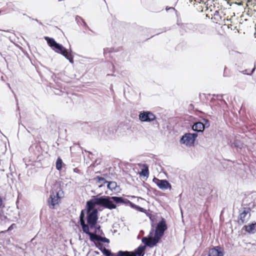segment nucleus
Listing matches in <instances>:
<instances>
[{
  "mask_svg": "<svg viewBox=\"0 0 256 256\" xmlns=\"http://www.w3.org/2000/svg\"><path fill=\"white\" fill-rule=\"evenodd\" d=\"M98 210L97 208L93 210H87L86 208L81 210L78 220V224L80 225L84 234H88V231L92 230L94 234L101 231V226L98 222Z\"/></svg>",
  "mask_w": 256,
  "mask_h": 256,
  "instance_id": "f257e3e1",
  "label": "nucleus"
},
{
  "mask_svg": "<svg viewBox=\"0 0 256 256\" xmlns=\"http://www.w3.org/2000/svg\"><path fill=\"white\" fill-rule=\"evenodd\" d=\"M95 206H102L110 210L116 209L117 208L116 196H93L90 199L86 201L85 208L87 210H92L94 208Z\"/></svg>",
  "mask_w": 256,
  "mask_h": 256,
  "instance_id": "f03ea898",
  "label": "nucleus"
},
{
  "mask_svg": "<svg viewBox=\"0 0 256 256\" xmlns=\"http://www.w3.org/2000/svg\"><path fill=\"white\" fill-rule=\"evenodd\" d=\"M44 38L52 50L63 56L70 64H73L74 63V52L70 47L68 49L66 48L62 44L57 42L52 38L44 36Z\"/></svg>",
  "mask_w": 256,
  "mask_h": 256,
  "instance_id": "7ed1b4c3",
  "label": "nucleus"
},
{
  "mask_svg": "<svg viewBox=\"0 0 256 256\" xmlns=\"http://www.w3.org/2000/svg\"><path fill=\"white\" fill-rule=\"evenodd\" d=\"M167 229L168 226L166 220L164 218L161 217L160 220L157 222L154 227H152L148 236L152 237L154 232V236L160 243L161 242L162 238Z\"/></svg>",
  "mask_w": 256,
  "mask_h": 256,
  "instance_id": "20e7f679",
  "label": "nucleus"
},
{
  "mask_svg": "<svg viewBox=\"0 0 256 256\" xmlns=\"http://www.w3.org/2000/svg\"><path fill=\"white\" fill-rule=\"evenodd\" d=\"M64 196V192L60 187L54 190L50 191V195L47 200V204L51 209H54L59 204L61 199Z\"/></svg>",
  "mask_w": 256,
  "mask_h": 256,
  "instance_id": "39448f33",
  "label": "nucleus"
},
{
  "mask_svg": "<svg viewBox=\"0 0 256 256\" xmlns=\"http://www.w3.org/2000/svg\"><path fill=\"white\" fill-rule=\"evenodd\" d=\"M198 29V25L192 23L183 22L177 17V32L180 36H184L188 33L194 32Z\"/></svg>",
  "mask_w": 256,
  "mask_h": 256,
  "instance_id": "423d86ee",
  "label": "nucleus"
},
{
  "mask_svg": "<svg viewBox=\"0 0 256 256\" xmlns=\"http://www.w3.org/2000/svg\"><path fill=\"white\" fill-rule=\"evenodd\" d=\"M146 246L140 244L133 251L119 250V256H144Z\"/></svg>",
  "mask_w": 256,
  "mask_h": 256,
  "instance_id": "0eeeda50",
  "label": "nucleus"
},
{
  "mask_svg": "<svg viewBox=\"0 0 256 256\" xmlns=\"http://www.w3.org/2000/svg\"><path fill=\"white\" fill-rule=\"evenodd\" d=\"M104 124H100L98 122H94L93 124V129L90 134H92L96 137L100 138H103L106 140L108 138V134H104Z\"/></svg>",
  "mask_w": 256,
  "mask_h": 256,
  "instance_id": "6e6552de",
  "label": "nucleus"
},
{
  "mask_svg": "<svg viewBox=\"0 0 256 256\" xmlns=\"http://www.w3.org/2000/svg\"><path fill=\"white\" fill-rule=\"evenodd\" d=\"M198 136V134L196 133L188 132L181 137L180 142L181 144H184L186 146H191L194 145Z\"/></svg>",
  "mask_w": 256,
  "mask_h": 256,
  "instance_id": "1a4fd4ad",
  "label": "nucleus"
},
{
  "mask_svg": "<svg viewBox=\"0 0 256 256\" xmlns=\"http://www.w3.org/2000/svg\"><path fill=\"white\" fill-rule=\"evenodd\" d=\"M156 118V116L150 111L142 110L138 114V119L142 122H150Z\"/></svg>",
  "mask_w": 256,
  "mask_h": 256,
  "instance_id": "9d476101",
  "label": "nucleus"
},
{
  "mask_svg": "<svg viewBox=\"0 0 256 256\" xmlns=\"http://www.w3.org/2000/svg\"><path fill=\"white\" fill-rule=\"evenodd\" d=\"M251 209L248 207H244L240 210V214L238 216V223L240 224H242L246 222L247 220L250 216Z\"/></svg>",
  "mask_w": 256,
  "mask_h": 256,
  "instance_id": "9b49d317",
  "label": "nucleus"
},
{
  "mask_svg": "<svg viewBox=\"0 0 256 256\" xmlns=\"http://www.w3.org/2000/svg\"><path fill=\"white\" fill-rule=\"evenodd\" d=\"M152 182L158 186L160 189L165 190L171 188L170 184L166 180H160L154 177Z\"/></svg>",
  "mask_w": 256,
  "mask_h": 256,
  "instance_id": "f8f14e48",
  "label": "nucleus"
},
{
  "mask_svg": "<svg viewBox=\"0 0 256 256\" xmlns=\"http://www.w3.org/2000/svg\"><path fill=\"white\" fill-rule=\"evenodd\" d=\"M94 245L104 256H119V250L116 252H113L110 249L106 248L103 244H94Z\"/></svg>",
  "mask_w": 256,
  "mask_h": 256,
  "instance_id": "ddd939ff",
  "label": "nucleus"
},
{
  "mask_svg": "<svg viewBox=\"0 0 256 256\" xmlns=\"http://www.w3.org/2000/svg\"><path fill=\"white\" fill-rule=\"evenodd\" d=\"M148 236L149 237L148 238L147 237H144L142 240V242L144 244V246L152 248L156 246L157 244L159 243L154 236L152 238V237H150Z\"/></svg>",
  "mask_w": 256,
  "mask_h": 256,
  "instance_id": "4468645a",
  "label": "nucleus"
},
{
  "mask_svg": "<svg viewBox=\"0 0 256 256\" xmlns=\"http://www.w3.org/2000/svg\"><path fill=\"white\" fill-rule=\"evenodd\" d=\"M208 256H224V252L220 246H214L210 250Z\"/></svg>",
  "mask_w": 256,
  "mask_h": 256,
  "instance_id": "2eb2a0df",
  "label": "nucleus"
},
{
  "mask_svg": "<svg viewBox=\"0 0 256 256\" xmlns=\"http://www.w3.org/2000/svg\"><path fill=\"white\" fill-rule=\"evenodd\" d=\"M205 128V127H204L202 124V122L200 121L194 122L192 126V130L198 133H202Z\"/></svg>",
  "mask_w": 256,
  "mask_h": 256,
  "instance_id": "dca6fc26",
  "label": "nucleus"
},
{
  "mask_svg": "<svg viewBox=\"0 0 256 256\" xmlns=\"http://www.w3.org/2000/svg\"><path fill=\"white\" fill-rule=\"evenodd\" d=\"M116 204L117 206H119L121 204H124L126 206H129L130 208L132 207L133 202L128 200V199L123 198L122 196H116Z\"/></svg>",
  "mask_w": 256,
  "mask_h": 256,
  "instance_id": "f3484780",
  "label": "nucleus"
},
{
  "mask_svg": "<svg viewBox=\"0 0 256 256\" xmlns=\"http://www.w3.org/2000/svg\"><path fill=\"white\" fill-rule=\"evenodd\" d=\"M88 234H86L88 236L91 242H94V241H97L102 242L103 236L98 234H94L90 231H88Z\"/></svg>",
  "mask_w": 256,
  "mask_h": 256,
  "instance_id": "a211bd4d",
  "label": "nucleus"
},
{
  "mask_svg": "<svg viewBox=\"0 0 256 256\" xmlns=\"http://www.w3.org/2000/svg\"><path fill=\"white\" fill-rule=\"evenodd\" d=\"M107 184V188L110 190L111 191L116 190L119 192L120 190V186H118L117 183L114 181H108L106 182Z\"/></svg>",
  "mask_w": 256,
  "mask_h": 256,
  "instance_id": "6ab92c4d",
  "label": "nucleus"
},
{
  "mask_svg": "<svg viewBox=\"0 0 256 256\" xmlns=\"http://www.w3.org/2000/svg\"><path fill=\"white\" fill-rule=\"evenodd\" d=\"M75 20L76 21V23L78 24V26H82L85 28H87L91 30L88 26L84 18H82L81 16H76L75 18Z\"/></svg>",
  "mask_w": 256,
  "mask_h": 256,
  "instance_id": "aec40b11",
  "label": "nucleus"
},
{
  "mask_svg": "<svg viewBox=\"0 0 256 256\" xmlns=\"http://www.w3.org/2000/svg\"><path fill=\"white\" fill-rule=\"evenodd\" d=\"M244 143L240 140L235 139L231 144V147L241 150L244 147Z\"/></svg>",
  "mask_w": 256,
  "mask_h": 256,
  "instance_id": "412c9836",
  "label": "nucleus"
},
{
  "mask_svg": "<svg viewBox=\"0 0 256 256\" xmlns=\"http://www.w3.org/2000/svg\"><path fill=\"white\" fill-rule=\"evenodd\" d=\"M246 230L248 233H254L256 232V222H253L248 226H246Z\"/></svg>",
  "mask_w": 256,
  "mask_h": 256,
  "instance_id": "4be33fe9",
  "label": "nucleus"
},
{
  "mask_svg": "<svg viewBox=\"0 0 256 256\" xmlns=\"http://www.w3.org/2000/svg\"><path fill=\"white\" fill-rule=\"evenodd\" d=\"M144 168L141 170L140 172V176L148 178L149 176V170L146 164H144Z\"/></svg>",
  "mask_w": 256,
  "mask_h": 256,
  "instance_id": "5701e85b",
  "label": "nucleus"
},
{
  "mask_svg": "<svg viewBox=\"0 0 256 256\" xmlns=\"http://www.w3.org/2000/svg\"><path fill=\"white\" fill-rule=\"evenodd\" d=\"M62 159L60 157H58L56 162V168L58 170H61L62 166H64Z\"/></svg>",
  "mask_w": 256,
  "mask_h": 256,
  "instance_id": "b1692460",
  "label": "nucleus"
},
{
  "mask_svg": "<svg viewBox=\"0 0 256 256\" xmlns=\"http://www.w3.org/2000/svg\"><path fill=\"white\" fill-rule=\"evenodd\" d=\"M122 50V47L120 46L117 48H104V54L106 55V50H108V53L116 52L120 51Z\"/></svg>",
  "mask_w": 256,
  "mask_h": 256,
  "instance_id": "393cba45",
  "label": "nucleus"
},
{
  "mask_svg": "<svg viewBox=\"0 0 256 256\" xmlns=\"http://www.w3.org/2000/svg\"><path fill=\"white\" fill-rule=\"evenodd\" d=\"M8 220L7 216L4 215V212L2 209H0V224L2 225L6 222Z\"/></svg>",
  "mask_w": 256,
  "mask_h": 256,
  "instance_id": "a878e982",
  "label": "nucleus"
},
{
  "mask_svg": "<svg viewBox=\"0 0 256 256\" xmlns=\"http://www.w3.org/2000/svg\"><path fill=\"white\" fill-rule=\"evenodd\" d=\"M214 16V17L212 19L213 20L214 22H215L216 23L222 19V16H220V12L218 10L215 11Z\"/></svg>",
  "mask_w": 256,
  "mask_h": 256,
  "instance_id": "bb28decb",
  "label": "nucleus"
},
{
  "mask_svg": "<svg viewBox=\"0 0 256 256\" xmlns=\"http://www.w3.org/2000/svg\"><path fill=\"white\" fill-rule=\"evenodd\" d=\"M131 208L134 209L138 212H145L146 211V210L144 209V208H142L138 205H136L134 203L132 204V205Z\"/></svg>",
  "mask_w": 256,
  "mask_h": 256,
  "instance_id": "cd10ccee",
  "label": "nucleus"
},
{
  "mask_svg": "<svg viewBox=\"0 0 256 256\" xmlns=\"http://www.w3.org/2000/svg\"><path fill=\"white\" fill-rule=\"evenodd\" d=\"M6 146L5 143L2 142H0V153L4 154L6 151Z\"/></svg>",
  "mask_w": 256,
  "mask_h": 256,
  "instance_id": "c85d7f7f",
  "label": "nucleus"
},
{
  "mask_svg": "<svg viewBox=\"0 0 256 256\" xmlns=\"http://www.w3.org/2000/svg\"><path fill=\"white\" fill-rule=\"evenodd\" d=\"M94 180H96L97 183H100L102 182H103L104 184H106V182H108V180L105 179V178L100 176H96Z\"/></svg>",
  "mask_w": 256,
  "mask_h": 256,
  "instance_id": "c756f323",
  "label": "nucleus"
},
{
  "mask_svg": "<svg viewBox=\"0 0 256 256\" xmlns=\"http://www.w3.org/2000/svg\"><path fill=\"white\" fill-rule=\"evenodd\" d=\"M200 122H202V124L206 128L210 126V122L208 119L202 118Z\"/></svg>",
  "mask_w": 256,
  "mask_h": 256,
  "instance_id": "7c9ffc66",
  "label": "nucleus"
},
{
  "mask_svg": "<svg viewBox=\"0 0 256 256\" xmlns=\"http://www.w3.org/2000/svg\"><path fill=\"white\" fill-rule=\"evenodd\" d=\"M149 218L150 220L151 227H154V226L157 223L155 216L154 214H152L150 216Z\"/></svg>",
  "mask_w": 256,
  "mask_h": 256,
  "instance_id": "2f4dec72",
  "label": "nucleus"
},
{
  "mask_svg": "<svg viewBox=\"0 0 256 256\" xmlns=\"http://www.w3.org/2000/svg\"><path fill=\"white\" fill-rule=\"evenodd\" d=\"M256 69V67L254 66L250 71V72H248V70H245L242 72V73L244 74H247V75H251L254 72Z\"/></svg>",
  "mask_w": 256,
  "mask_h": 256,
  "instance_id": "473e14b6",
  "label": "nucleus"
},
{
  "mask_svg": "<svg viewBox=\"0 0 256 256\" xmlns=\"http://www.w3.org/2000/svg\"><path fill=\"white\" fill-rule=\"evenodd\" d=\"M5 207V204L2 198L0 196V209H3Z\"/></svg>",
  "mask_w": 256,
  "mask_h": 256,
  "instance_id": "72a5a7b5",
  "label": "nucleus"
},
{
  "mask_svg": "<svg viewBox=\"0 0 256 256\" xmlns=\"http://www.w3.org/2000/svg\"><path fill=\"white\" fill-rule=\"evenodd\" d=\"M16 224H12L8 228L7 231H10L14 229V228H16Z\"/></svg>",
  "mask_w": 256,
  "mask_h": 256,
  "instance_id": "f704fd0d",
  "label": "nucleus"
},
{
  "mask_svg": "<svg viewBox=\"0 0 256 256\" xmlns=\"http://www.w3.org/2000/svg\"><path fill=\"white\" fill-rule=\"evenodd\" d=\"M102 242L109 244L110 242V240L108 238L103 236Z\"/></svg>",
  "mask_w": 256,
  "mask_h": 256,
  "instance_id": "c9c22d12",
  "label": "nucleus"
},
{
  "mask_svg": "<svg viewBox=\"0 0 256 256\" xmlns=\"http://www.w3.org/2000/svg\"><path fill=\"white\" fill-rule=\"evenodd\" d=\"M166 11H168L170 10H172L173 12H174L176 11V10L175 9V8L174 7H169V6H166Z\"/></svg>",
  "mask_w": 256,
  "mask_h": 256,
  "instance_id": "e433bc0d",
  "label": "nucleus"
},
{
  "mask_svg": "<svg viewBox=\"0 0 256 256\" xmlns=\"http://www.w3.org/2000/svg\"><path fill=\"white\" fill-rule=\"evenodd\" d=\"M152 211H150V210H148V211L146 210L145 212H144V213L146 214V216H148L149 218L150 216L152 214Z\"/></svg>",
  "mask_w": 256,
  "mask_h": 256,
  "instance_id": "4c0bfd02",
  "label": "nucleus"
},
{
  "mask_svg": "<svg viewBox=\"0 0 256 256\" xmlns=\"http://www.w3.org/2000/svg\"><path fill=\"white\" fill-rule=\"evenodd\" d=\"M73 171L75 173L80 174V170L78 168H74L73 169Z\"/></svg>",
  "mask_w": 256,
  "mask_h": 256,
  "instance_id": "58836bf2",
  "label": "nucleus"
},
{
  "mask_svg": "<svg viewBox=\"0 0 256 256\" xmlns=\"http://www.w3.org/2000/svg\"><path fill=\"white\" fill-rule=\"evenodd\" d=\"M98 234L102 236V235H104V232L103 230H102L101 231H100L98 232Z\"/></svg>",
  "mask_w": 256,
  "mask_h": 256,
  "instance_id": "ea45409f",
  "label": "nucleus"
},
{
  "mask_svg": "<svg viewBox=\"0 0 256 256\" xmlns=\"http://www.w3.org/2000/svg\"><path fill=\"white\" fill-rule=\"evenodd\" d=\"M223 96H224V94H214V96H216L217 98H218V97L222 98Z\"/></svg>",
  "mask_w": 256,
  "mask_h": 256,
  "instance_id": "a19ab883",
  "label": "nucleus"
},
{
  "mask_svg": "<svg viewBox=\"0 0 256 256\" xmlns=\"http://www.w3.org/2000/svg\"><path fill=\"white\" fill-rule=\"evenodd\" d=\"M194 108V106L193 104H190L188 106V108L190 110H192Z\"/></svg>",
  "mask_w": 256,
  "mask_h": 256,
  "instance_id": "79ce46f5",
  "label": "nucleus"
},
{
  "mask_svg": "<svg viewBox=\"0 0 256 256\" xmlns=\"http://www.w3.org/2000/svg\"><path fill=\"white\" fill-rule=\"evenodd\" d=\"M32 20H34L35 21H36L37 22H38L40 24H42V22L40 21L39 20H38V19H34V18H32Z\"/></svg>",
  "mask_w": 256,
  "mask_h": 256,
  "instance_id": "37998d69",
  "label": "nucleus"
},
{
  "mask_svg": "<svg viewBox=\"0 0 256 256\" xmlns=\"http://www.w3.org/2000/svg\"><path fill=\"white\" fill-rule=\"evenodd\" d=\"M94 254H96V255H99V254H100V252H98V251H94Z\"/></svg>",
  "mask_w": 256,
  "mask_h": 256,
  "instance_id": "c03bdc74",
  "label": "nucleus"
},
{
  "mask_svg": "<svg viewBox=\"0 0 256 256\" xmlns=\"http://www.w3.org/2000/svg\"><path fill=\"white\" fill-rule=\"evenodd\" d=\"M184 178H183L182 177H180V179L181 180H184L185 178V176H184Z\"/></svg>",
  "mask_w": 256,
  "mask_h": 256,
  "instance_id": "a18cd8bd",
  "label": "nucleus"
},
{
  "mask_svg": "<svg viewBox=\"0 0 256 256\" xmlns=\"http://www.w3.org/2000/svg\"><path fill=\"white\" fill-rule=\"evenodd\" d=\"M221 100L222 102H223L224 104H226V101H225L224 99H221V100Z\"/></svg>",
  "mask_w": 256,
  "mask_h": 256,
  "instance_id": "49530a36",
  "label": "nucleus"
},
{
  "mask_svg": "<svg viewBox=\"0 0 256 256\" xmlns=\"http://www.w3.org/2000/svg\"><path fill=\"white\" fill-rule=\"evenodd\" d=\"M102 186H103V184L100 185V186H99V188H101V187H102Z\"/></svg>",
  "mask_w": 256,
  "mask_h": 256,
  "instance_id": "de8ad7c7",
  "label": "nucleus"
},
{
  "mask_svg": "<svg viewBox=\"0 0 256 256\" xmlns=\"http://www.w3.org/2000/svg\"><path fill=\"white\" fill-rule=\"evenodd\" d=\"M108 132H109V134H110V131L109 130H108Z\"/></svg>",
  "mask_w": 256,
  "mask_h": 256,
  "instance_id": "09e8293b",
  "label": "nucleus"
},
{
  "mask_svg": "<svg viewBox=\"0 0 256 256\" xmlns=\"http://www.w3.org/2000/svg\"><path fill=\"white\" fill-rule=\"evenodd\" d=\"M180 211H181V212H182V210L181 208H180Z\"/></svg>",
  "mask_w": 256,
  "mask_h": 256,
  "instance_id": "8fccbe9b",
  "label": "nucleus"
},
{
  "mask_svg": "<svg viewBox=\"0 0 256 256\" xmlns=\"http://www.w3.org/2000/svg\"><path fill=\"white\" fill-rule=\"evenodd\" d=\"M105 194H108V193L107 192H105Z\"/></svg>",
  "mask_w": 256,
  "mask_h": 256,
  "instance_id": "3c124183",
  "label": "nucleus"
},
{
  "mask_svg": "<svg viewBox=\"0 0 256 256\" xmlns=\"http://www.w3.org/2000/svg\"><path fill=\"white\" fill-rule=\"evenodd\" d=\"M106 53H108V50H106Z\"/></svg>",
  "mask_w": 256,
  "mask_h": 256,
  "instance_id": "603ef678",
  "label": "nucleus"
},
{
  "mask_svg": "<svg viewBox=\"0 0 256 256\" xmlns=\"http://www.w3.org/2000/svg\"><path fill=\"white\" fill-rule=\"evenodd\" d=\"M112 68H114V64H112Z\"/></svg>",
  "mask_w": 256,
  "mask_h": 256,
  "instance_id": "864d4df0",
  "label": "nucleus"
},
{
  "mask_svg": "<svg viewBox=\"0 0 256 256\" xmlns=\"http://www.w3.org/2000/svg\"><path fill=\"white\" fill-rule=\"evenodd\" d=\"M79 238H80V236H79Z\"/></svg>",
  "mask_w": 256,
  "mask_h": 256,
  "instance_id": "5fc2aeb1",
  "label": "nucleus"
}]
</instances>
